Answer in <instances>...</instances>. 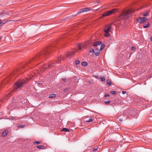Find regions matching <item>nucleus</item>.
Wrapping results in <instances>:
<instances>
[{
  "label": "nucleus",
  "instance_id": "4",
  "mask_svg": "<svg viewBox=\"0 0 152 152\" xmlns=\"http://www.w3.org/2000/svg\"><path fill=\"white\" fill-rule=\"evenodd\" d=\"M26 83V81L25 80H19L14 85V90H16L21 87L24 84Z\"/></svg>",
  "mask_w": 152,
  "mask_h": 152
},
{
  "label": "nucleus",
  "instance_id": "28",
  "mask_svg": "<svg viewBox=\"0 0 152 152\" xmlns=\"http://www.w3.org/2000/svg\"><path fill=\"white\" fill-rule=\"evenodd\" d=\"M100 79H101V81L102 82L103 81H104L105 80V78L104 77H101Z\"/></svg>",
  "mask_w": 152,
  "mask_h": 152
},
{
  "label": "nucleus",
  "instance_id": "7",
  "mask_svg": "<svg viewBox=\"0 0 152 152\" xmlns=\"http://www.w3.org/2000/svg\"><path fill=\"white\" fill-rule=\"evenodd\" d=\"M90 10V9L88 8H85L80 10L79 12H77L75 14L73 15V17L76 16L77 15L83 12H86Z\"/></svg>",
  "mask_w": 152,
  "mask_h": 152
},
{
  "label": "nucleus",
  "instance_id": "35",
  "mask_svg": "<svg viewBox=\"0 0 152 152\" xmlns=\"http://www.w3.org/2000/svg\"><path fill=\"white\" fill-rule=\"evenodd\" d=\"M109 96H110L109 94H106L104 96L105 97H108Z\"/></svg>",
  "mask_w": 152,
  "mask_h": 152
},
{
  "label": "nucleus",
  "instance_id": "26",
  "mask_svg": "<svg viewBox=\"0 0 152 152\" xmlns=\"http://www.w3.org/2000/svg\"><path fill=\"white\" fill-rule=\"evenodd\" d=\"M55 63H52V64H49L48 65V68H50L51 67L53 66L52 65L53 64H55Z\"/></svg>",
  "mask_w": 152,
  "mask_h": 152
},
{
  "label": "nucleus",
  "instance_id": "22",
  "mask_svg": "<svg viewBox=\"0 0 152 152\" xmlns=\"http://www.w3.org/2000/svg\"><path fill=\"white\" fill-rule=\"evenodd\" d=\"M62 131L68 132L69 131V129L66 128H64L61 130Z\"/></svg>",
  "mask_w": 152,
  "mask_h": 152
},
{
  "label": "nucleus",
  "instance_id": "24",
  "mask_svg": "<svg viewBox=\"0 0 152 152\" xmlns=\"http://www.w3.org/2000/svg\"><path fill=\"white\" fill-rule=\"evenodd\" d=\"M9 79V78H7L6 79H5L4 80V81L3 83V84H4V83H6L8 82Z\"/></svg>",
  "mask_w": 152,
  "mask_h": 152
},
{
  "label": "nucleus",
  "instance_id": "10",
  "mask_svg": "<svg viewBox=\"0 0 152 152\" xmlns=\"http://www.w3.org/2000/svg\"><path fill=\"white\" fill-rule=\"evenodd\" d=\"M150 12V10H148L146 11H144L143 13H142V15L145 16H148Z\"/></svg>",
  "mask_w": 152,
  "mask_h": 152
},
{
  "label": "nucleus",
  "instance_id": "14",
  "mask_svg": "<svg viewBox=\"0 0 152 152\" xmlns=\"http://www.w3.org/2000/svg\"><path fill=\"white\" fill-rule=\"evenodd\" d=\"M104 32H105L104 36L105 37H108L110 36V34L109 33V32L105 31H104Z\"/></svg>",
  "mask_w": 152,
  "mask_h": 152
},
{
  "label": "nucleus",
  "instance_id": "34",
  "mask_svg": "<svg viewBox=\"0 0 152 152\" xmlns=\"http://www.w3.org/2000/svg\"><path fill=\"white\" fill-rule=\"evenodd\" d=\"M78 49H79V50H80L81 48H82V47H81L80 46V45L79 44V45H78Z\"/></svg>",
  "mask_w": 152,
  "mask_h": 152
},
{
  "label": "nucleus",
  "instance_id": "30",
  "mask_svg": "<svg viewBox=\"0 0 152 152\" xmlns=\"http://www.w3.org/2000/svg\"><path fill=\"white\" fill-rule=\"evenodd\" d=\"M40 142L39 141H35L34 142V144L35 145H38L39 144Z\"/></svg>",
  "mask_w": 152,
  "mask_h": 152
},
{
  "label": "nucleus",
  "instance_id": "41",
  "mask_svg": "<svg viewBox=\"0 0 152 152\" xmlns=\"http://www.w3.org/2000/svg\"><path fill=\"white\" fill-rule=\"evenodd\" d=\"M122 121H123V120L121 119H119V121H120L121 122Z\"/></svg>",
  "mask_w": 152,
  "mask_h": 152
},
{
  "label": "nucleus",
  "instance_id": "16",
  "mask_svg": "<svg viewBox=\"0 0 152 152\" xmlns=\"http://www.w3.org/2000/svg\"><path fill=\"white\" fill-rule=\"evenodd\" d=\"M56 96V94H51L49 96V98H52L55 97Z\"/></svg>",
  "mask_w": 152,
  "mask_h": 152
},
{
  "label": "nucleus",
  "instance_id": "17",
  "mask_svg": "<svg viewBox=\"0 0 152 152\" xmlns=\"http://www.w3.org/2000/svg\"><path fill=\"white\" fill-rule=\"evenodd\" d=\"M37 147L40 149H44V146L43 145H37Z\"/></svg>",
  "mask_w": 152,
  "mask_h": 152
},
{
  "label": "nucleus",
  "instance_id": "13",
  "mask_svg": "<svg viewBox=\"0 0 152 152\" xmlns=\"http://www.w3.org/2000/svg\"><path fill=\"white\" fill-rule=\"evenodd\" d=\"M8 133L7 131H4L2 133L1 136L3 137H6Z\"/></svg>",
  "mask_w": 152,
  "mask_h": 152
},
{
  "label": "nucleus",
  "instance_id": "12",
  "mask_svg": "<svg viewBox=\"0 0 152 152\" xmlns=\"http://www.w3.org/2000/svg\"><path fill=\"white\" fill-rule=\"evenodd\" d=\"M75 52H69L67 54L66 56L67 57H71L74 55Z\"/></svg>",
  "mask_w": 152,
  "mask_h": 152
},
{
  "label": "nucleus",
  "instance_id": "27",
  "mask_svg": "<svg viewBox=\"0 0 152 152\" xmlns=\"http://www.w3.org/2000/svg\"><path fill=\"white\" fill-rule=\"evenodd\" d=\"M46 66V64H45L44 65V66L42 67V68H41V70H42V69L45 70L46 68H47V67H44V66Z\"/></svg>",
  "mask_w": 152,
  "mask_h": 152
},
{
  "label": "nucleus",
  "instance_id": "42",
  "mask_svg": "<svg viewBox=\"0 0 152 152\" xmlns=\"http://www.w3.org/2000/svg\"><path fill=\"white\" fill-rule=\"evenodd\" d=\"M150 39L151 41H152V36L151 37Z\"/></svg>",
  "mask_w": 152,
  "mask_h": 152
},
{
  "label": "nucleus",
  "instance_id": "20",
  "mask_svg": "<svg viewBox=\"0 0 152 152\" xmlns=\"http://www.w3.org/2000/svg\"><path fill=\"white\" fill-rule=\"evenodd\" d=\"M107 84L108 86H110L111 84V82L110 80H107Z\"/></svg>",
  "mask_w": 152,
  "mask_h": 152
},
{
  "label": "nucleus",
  "instance_id": "3",
  "mask_svg": "<svg viewBox=\"0 0 152 152\" xmlns=\"http://www.w3.org/2000/svg\"><path fill=\"white\" fill-rule=\"evenodd\" d=\"M102 42L101 41L94 42L93 43V46L95 47V48H94V49H95V52H94V53L96 56H99V54L100 51H101L99 50V48H97L96 47L101 45L102 44Z\"/></svg>",
  "mask_w": 152,
  "mask_h": 152
},
{
  "label": "nucleus",
  "instance_id": "44",
  "mask_svg": "<svg viewBox=\"0 0 152 152\" xmlns=\"http://www.w3.org/2000/svg\"><path fill=\"white\" fill-rule=\"evenodd\" d=\"M24 102H27V101H26V100H24Z\"/></svg>",
  "mask_w": 152,
  "mask_h": 152
},
{
  "label": "nucleus",
  "instance_id": "23",
  "mask_svg": "<svg viewBox=\"0 0 152 152\" xmlns=\"http://www.w3.org/2000/svg\"><path fill=\"white\" fill-rule=\"evenodd\" d=\"M38 74H39V72H38L37 74H36V73L35 72H33L31 74H32V75L33 77H34L35 76H36L37 75H38Z\"/></svg>",
  "mask_w": 152,
  "mask_h": 152
},
{
  "label": "nucleus",
  "instance_id": "29",
  "mask_svg": "<svg viewBox=\"0 0 152 152\" xmlns=\"http://www.w3.org/2000/svg\"><path fill=\"white\" fill-rule=\"evenodd\" d=\"M110 93L113 95H115L116 94V92L115 91H111L110 92Z\"/></svg>",
  "mask_w": 152,
  "mask_h": 152
},
{
  "label": "nucleus",
  "instance_id": "32",
  "mask_svg": "<svg viewBox=\"0 0 152 152\" xmlns=\"http://www.w3.org/2000/svg\"><path fill=\"white\" fill-rule=\"evenodd\" d=\"M89 52L91 53H94V51L93 49H92L91 50H90L89 51Z\"/></svg>",
  "mask_w": 152,
  "mask_h": 152
},
{
  "label": "nucleus",
  "instance_id": "9",
  "mask_svg": "<svg viewBox=\"0 0 152 152\" xmlns=\"http://www.w3.org/2000/svg\"><path fill=\"white\" fill-rule=\"evenodd\" d=\"M147 19V18L146 17H140L139 18L137 19V20L138 22L140 23H142L145 21Z\"/></svg>",
  "mask_w": 152,
  "mask_h": 152
},
{
  "label": "nucleus",
  "instance_id": "8",
  "mask_svg": "<svg viewBox=\"0 0 152 152\" xmlns=\"http://www.w3.org/2000/svg\"><path fill=\"white\" fill-rule=\"evenodd\" d=\"M112 24H108L106 25L104 28V31L110 32L111 29Z\"/></svg>",
  "mask_w": 152,
  "mask_h": 152
},
{
  "label": "nucleus",
  "instance_id": "46",
  "mask_svg": "<svg viewBox=\"0 0 152 152\" xmlns=\"http://www.w3.org/2000/svg\"><path fill=\"white\" fill-rule=\"evenodd\" d=\"M5 23H3V24L4 25Z\"/></svg>",
  "mask_w": 152,
  "mask_h": 152
},
{
  "label": "nucleus",
  "instance_id": "33",
  "mask_svg": "<svg viewBox=\"0 0 152 152\" xmlns=\"http://www.w3.org/2000/svg\"><path fill=\"white\" fill-rule=\"evenodd\" d=\"M80 63V61L79 60H76L75 61V63L76 64H78Z\"/></svg>",
  "mask_w": 152,
  "mask_h": 152
},
{
  "label": "nucleus",
  "instance_id": "25",
  "mask_svg": "<svg viewBox=\"0 0 152 152\" xmlns=\"http://www.w3.org/2000/svg\"><path fill=\"white\" fill-rule=\"evenodd\" d=\"M111 102L110 100H109V101H105L104 102L105 103V104H110Z\"/></svg>",
  "mask_w": 152,
  "mask_h": 152
},
{
  "label": "nucleus",
  "instance_id": "11",
  "mask_svg": "<svg viewBox=\"0 0 152 152\" xmlns=\"http://www.w3.org/2000/svg\"><path fill=\"white\" fill-rule=\"evenodd\" d=\"M94 120L92 118H88L87 117L84 118V121L88 122H91L93 121Z\"/></svg>",
  "mask_w": 152,
  "mask_h": 152
},
{
  "label": "nucleus",
  "instance_id": "6",
  "mask_svg": "<svg viewBox=\"0 0 152 152\" xmlns=\"http://www.w3.org/2000/svg\"><path fill=\"white\" fill-rule=\"evenodd\" d=\"M117 11L118 9H114L111 10L107 11L104 12L102 14V15L104 17L109 16L110 15H112L113 14L117 12Z\"/></svg>",
  "mask_w": 152,
  "mask_h": 152
},
{
  "label": "nucleus",
  "instance_id": "38",
  "mask_svg": "<svg viewBox=\"0 0 152 152\" xmlns=\"http://www.w3.org/2000/svg\"><path fill=\"white\" fill-rule=\"evenodd\" d=\"M13 92V91H12L10 93H9L8 95V96L9 97V96H11V93L12 92Z\"/></svg>",
  "mask_w": 152,
  "mask_h": 152
},
{
  "label": "nucleus",
  "instance_id": "36",
  "mask_svg": "<svg viewBox=\"0 0 152 152\" xmlns=\"http://www.w3.org/2000/svg\"><path fill=\"white\" fill-rule=\"evenodd\" d=\"M132 50H134L136 49V47L134 46H133L132 47Z\"/></svg>",
  "mask_w": 152,
  "mask_h": 152
},
{
  "label": "nucleus",
  "instance_id": "19",
  "mask_svg": "<svg viewBox=\"0 0 152 152\" xmlns=\"http://www.w3.org/2000/svg\"><path fill=\"white\" fill-rule=\"evenodd\" d=\"M87 64L88 63L86 62H83L81 63V65L83 66H86Z\"/></svg>",
  "mask_w": 152,
  "mask_h": 152
},
{
  "label": "nucleus",
  "instance_id": "40",
  "mask_svg": "<svg viewBox=\"0 0 152 152\" xmlns=\"http://www.w3.org/2000/svg\"><path fill=\"white\" fill-rule=\"evenodd\" d=\"M62 80H63V81H66V78H63L62 79Z\"/></svg>",
  "mask_w": 152,
  "mask_h": 152
},
{
  "label": "nucleus",
  "instance_id": "5",
  "mask_svg": "<svg viewBox=\"0 0 152 152\" xmlns=\"http://www.w3.org/2000/svg\"><path fill=\"white\" fill-rule=\"evenodd\" d=\"M136 110H133L132 108H130L127 109L125 112L124 114L128 116H133L134 113L136 112Z\"/></svg>",
  "mask_w": 152,
  "mask_h": 152
},
{
  "label": "nucleus",
  "instance_id": "21",
  "mask_svg": "<svg viewBox=\"0 0 152 152\" xmlns=\"http://www.w3.org/2000/svg\"><path fill=\"white\" fill-rule=\"evenodd\" d=\"M105 45L104 44H102L101 45L100 47V48H99V50H102L104 47Z\"/></svg>",
  "mask_w": 152,
  "mask_h": 152
},
{
  "label": "nucleus",
  "instance_id": "47",
  "mask_svg": "<svg viewBox=\"0 0 152 152\" xmlns=\"http://www.w3.org/2000/svg\"><path fill=\"white\" fill-rule=\"evenodd\" d=\"M43 70V69H42V72H43V70Z\"/></svg>",
  "mask_w": 152,
  "mask_h": 152
},
{
  "label": "nucleus",
  "instance_id": "45",
  "mask_svg": "<svg viewBox=\"0 0 152 152\" xmlns=\"http://www.w3.org/2000/svg\"><path fill=\"white\" fill-rule=\"evenodd\" d=\"M2 23V22L1 21H0V24H1Z\"/></svg>",
  "mask_w": 152,
  "mask_h": 152
},
{
  "label": "nucleus",
  "instance_id": "2",
  "mask_svg": "<svg viewBox=\"0 0 152 152\" xmlns=\"http://www.w3.org/2000/svg\"><path fill=\"white\" fill-rule=\"evenodd\" d=\"M134 12V10L131 9L124 11L119 16V19L126 20L131 17L132 16L131 14Z\"/></svg>",
  "mask_w": 152,
  "mask_h": 152
},
{
  "label": "nucleus",
  "instance_id": "1",
  "mask_svg": "<svg viewBox=\"0 0 152 152\" xmlns=\"http://www.w3.org/2000/svg\"><path fill=\"white\" fill-rule=\"evenodd\" d=\"M54 46H51L45 48L44 50L40 52L31 60H30L28 63H34L35 61L40 60L41 62L44 60L48 55L51 51L54 50Z\"/></svg>",
  "mask_w": 152,
  "mask_h": 152
},
{
  "label": "nucleus",
  "instance_id": "31",
  "mask_svg": "<svg viewBox=\"0 0 152 152\" xmlns=\"http://www.w3.org/2000/svg\"><path fill=\"white\" fill-rule=\"evenodd\" d=\"M25 126V125H18V127H20V128H23Z\"/></svg>",
  "mask_w": 152,
  "mask_h": 152
},
{
  "label": "nucleus",
  "instance_id": "43",
  "mask_svg": "<svg viewBox=\"0 0 152 152\" xmlns=\"http://www.w3.org/2000/svg\"><path fill=\"white\" fill-rule=\"evenodd\" d=\"M67 89H65L64 90V92H66V91H67Z\"/></svg>",
  "mask_w": 152,
  "mask_h": 152
},
{
  "label": "nucleus",
  "instance_id": "39",
  "mask_svg": "<svg viewBox=\"0 0 152 152\" xmlns=\"http://www.w3.org/2000/svg\"><path fill=\"white\" fill-rule=\"evenodd\" d=\"M122 93L123 94H124L126 93V92L125 91H122Z\"/></svg>",
  "mask_w": 152,
  "mask_h": 152
},
{
  "label": "nucleus",
  "instance_id": "37",
  "mask_svg": "<svg viewBox=\"0 0 152 152\" xmlns=\"http://www.w3.org/2000/svg\"><path fill=\"white\" fill-rule=\"evenodd\" d=\"M97 149V148H94L92 149V150L94 152V151H96V150Z\"/></svg>",
  "mask_w": 152,
  "mask_h": 152
},
{
  "label": "nucleus",
  "instance_id": "15",
  "mask_svg": "<svg viewBox=\"0 0 152 152\" xmlns=\"http://www.w3.org/2000/svg\"><path fill=\"white\" fill-rule=\"evenodd\" d=\"M57 59L58 60L57 63H58L60 62L62 60H63V58L61 56H60L58 57V58H57Z\"/></svg>",
  "mask_w": 152,
  "mask_h": 152
},
{
  "label": "nucleus",
  "instance_id": "18",
  "mask_svg": "<svg viewBox=\"0 0 152 152\" xmlns=\"http://www.w3.org/2000/svg\"><path fill=\"white\" fill-rule=\"evenodd\" d=\"M150 25L148 23L146 24H145L143 25V27L144 28H147L149 27Z\"/></svg>",
  "mask_w": 152,
  "mask_h": 152
}]
</instances>
